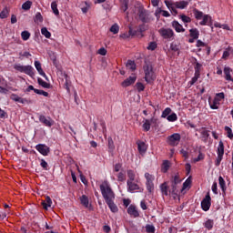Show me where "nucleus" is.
Returning a JSON list of instances; mask_svg holds the SVG:
<instances>
[{
	"label": "nucleus",
	"instance_id": "1",
	"mask_svg": "<svg viewBox=\"0 0 233 233\" xmlns=\"http://www.w3.org/2000/svg\"><path fill=\"white\" fill-rule=\"evenodd\" d=\"M100 190H101L102 196H103L104 199H106V203L109 207L111 212H117V207L114 203V199L116 197H114V191H112V188H110V185H108L107 181H104L100 185Z\"/></svg>",
	"mask_w": 233,
	"mask_h": 233
},
{
	"label": "nucleus",
	"instance_id": "2",
	"mask_svg": "<svg viewBox=\"0 0 233 233\" xmlns=\"http://www.w3.org/2000/svg\"><path fill=\"white\" fill-rule=\"evenodd\" d=\"M144 74H145V81L147 84L154 83L156 81V73L154 72V66L151 63H146L143 66Z\"/></svg>",
	"mask_w": 233,
	"mask_h": 233
},
{
	"label": "nucleus",
	"instance_id": "3",
	"mask_svg": "<svg viewBox=\"0 0 233 233\" xmlns=\"http://www.w3.org/2000/svg\"><path fill=\"white\" fill-rule=\"evenodd\" d=\"M14 68L15 70H17V72L25 74L30 77H34V76H35V70L32 66H22L21 64H16L15 65Z\"/></svg>",
	"mask_w": 233,
	"mask_h": 233
},
{
	"label": "nucleus",
	"instance_id": "4",
	"mask_svg": "<svg viewBox=\"0 0 233 233\" xmlns=\"http://www.w3.org/2000/svg\"><path fill=\"white\" fill-rule=\"evenodd\" d=\"M146 187L149 194H154V181L156 177L150 173H145Z\"/></svg>",
	"mask_w": 233,
	"mask_h": 233
},
{
	"label": "nucleus",
	"instance_id": "5",
	"mask_svg": "<svg viewBox=\"0 0 233 233\" xmlns=\"http://www.w3.org/2000/svg\"><path fill=\"white\" fill-rule=\"evenodd\" d=\"M148 11L145 9L143 6L137 7V16L139 21L142 23H150V17H149Z\"/></svg>",
	"mask_w": 233,
	"mask_h": 233
},
{
	"label": "nucleus",
	"instance_id": "6",
	"mask_svg": "<svg viewBox=\"0 0 233 233\" xmlns=\"http://www.w3.org/2000/svg\"><path fill=\"white\" fill-rule=\"evenodd\" d=\"M139 180H134V181H127V192H130L131 194H134L136 190H138L139 192H143V187H139Z\"/></svg>",
	"mask_w": 233,
	"mask_h": 233
},
{
	"label": "nucleus",
	"instance_id": "7",
	"mask_svg": "<svg viewBox=\"0 0 233 233\" xmlns=\"http://www.w3.org/2000/svg\"><path fill=\"white\" fill-rule=\"evenodd\" d=\"M181 141V135L179 133H175L167 137V142L170 147H177Z\"/></svg>",
	"mask_w": 233,
	"mask_h": 233
},
{
	"label": "nucleus",
	"instance_id": "8",
	"mask_svg": "<svg viewBox=\"0 0 233 233\" xmlns=\"http://www.w3.org/2000/svg\"><path fill=\"white\" fill-rule=\"evenodd\" d=\"M210 201H212V198H210V192H208L206 197L201 201L202 210H204L205 212H208V210H210V207L212 205Z\"/></svg>",
	"mask_w": 233,
	"mask_h": 233
},
{
	"label": "nucleus",
	"instance_id": "9",
	"mask_svg": "<svg viewBox=\"0 0 233 233\" xmlns=\"http://www.w3.org/2000/svg\"><path fill=\"white\" fill-rule=\"evenodd\" d=\"M158 32L164 39H174L175 34L171 28H160Z\"/></svg>",
	"mask_w": 233,
	"mask_h": 233
},
{
	"label": "nucleus",
	"instance_id": "10",
	"mask_svg": "<svg viewBox=\"0 0 233 233\" xmlns=\"http://www.w3.org/2000/svg\"><path fill=\"white\" fill-rule=\"evenodd\" d=\"M80 204L85 208H87L88 210L92 211L94 210V207L92 204H90V200H88V197L86 195H82L80 198Z\"/></svg>",
	"mask_w": 233,
	"mask_h": 233
},
{
	"label": "nucleus",
	"instance_id": "11",
	"mask_svg": "<svg viewBox=\"0 0 233 233\" xmlns=\"http://www.w3.org/2000/svg\"><path fill=\"white\" fill-rule=\"evenodd\" d=\"M35 150L42 156H48L50 154V148L45 144H37L35 146Z\"/></svg>",
	"mask_w": 233,
	"mask_h": 233
},
{
	"label": "nucleus",
	"instance_id": "12",
	"mask_svg": "<svg viewBox=\"0 0 233 233\" xmlns=\"http://www.w3.org/2000/svg\"><path fill=\"white\" fill-rule=\"evenodd\" d=\"M10 99H12V101H15V103H21V105H30V100H28L27 98L20 97L16 94H12Z\"/></svg>",
	"mask_w": 233,
	"mask_h": 233
},
{
	"label": "nucleus",
	"instance_id": "13",
	"mask_svg": "<svg viewBox=\"0 0 233 233\" xmlns=\"http://www.w3.org/2000/svg\"><path fill=\"white\" fill-rule=\"evenodd\" d=\"M38 119L40 123H43V125H45V127H50L54 126V120L50 116L46 118V116H45L44 115H40L38 116Z\"/></svg>",
	"mask_w": 233,
	"mask_h": 233
},
{
	"label": "nucleus",
	"instance_id": "14",
	"mask_svg": "<svg viewBox=\"0 0 233 233\" xmlns=\"http://www.w3.org/2000/svg\"><path fill=\"white\" fill-rule=\"evenodd\" d=\"M181 183V178H179V174H177L173 177V179L171 180V187H172V194L176 192L177 185Z\"/></svg>",
	"mask_w": 233,
	"mask_h": 233
},
{
	"label": "nucleus",
	"instance_id": "15",
	"mask_svg": "<svg viewBox=\"0 0 233 233\" xmlns=\"http://www.w3.org/2000/svg\"><path fill=\"white\" fill-rule=\"evenodd\" d=\"M31 90H33L35 94H37L38 96H44V97H48V92L41 89H36L34 87V86H28V87L26 88V92H30Z\"/></svg>",
	"mask_w": 233,
	"mask_h": 233
},
{
	"label": "nucleus",
	"instance_id": "16",
	"mask_svg": "<svg viewBox=\"0 0 233 233\" xmlns=\"http://www.w3.org/2000/svg\"><path fill=\"white\" fill-rule=\"evenodd\" d=\"M35 68L37 70L39 76H42V77H45V79L48 80V76H46V73H45V71L43 70V67L41 66V62L35 60Z\"/></svg>",
	"mask_w": 233,
	"mask_h": 233
},
{
	"label": "nucleus",
	"instance_id": "17",
	"mask_svg": "<svg viewBox=\"0 0 233 233\" xmlns=\"http://www.w3.org/2000/svg\"><path fill=\"white\" fill-rule=\"evenodd\" d=\"M137 150L139 154H145L147 152L148 148V146L147 145V143L141 140H137Z\"/></svg>",
	"mask_w": 233,
	"mask_h": 233
},
{
	"label": "nucleus",
	"instance_id": "18",
	"mask_svg": "<svg viewBox=\"0 0 233 233\" xmlns=\"http://www.w3.org/2000/svg\"><path fill=\"white\" fill-rule=\"evenodd\" d=\"M127 214H129L131 218H139V211H137V208L134 205L128 207Z\"/></svg>",
	"mask_w": 233,
	"mask_h": 233
},
{
	"label": "nucleus",
	"instance_id": "19",
	"mask_svg": "<svg viewBox=\"0 0 233 233\" xmlns=\"http://www.w3.org/2000/svg\"><path fill=\"white\" fill-rule=\"evenodd\" d=\"M156 118L152 117L151 119H146L142 125L144 132H148L150 130V125L156 123Z\"/></svg>",
	"mask_w": 233,
	"mask_h": 233
},
{
	"label": "nucleus",
	"instance_id": "20",
	"mask_svg": "<svg viewBox=\"0 0 233 233\" xmlns=\"http://www.w3.org/2000/svg\"><path fill=\"white\" fill-rule=\"evenodd\" d=\"M160 190L162 192V196H168V194L172 193V187L171 189H168V183L167 182L160 185Z\"/></svg>",
	"mask_w": 233,
	"mask_h": 233
},
{
	"label": "nucleus",
	"instance_id": "21",
	"mask_svg": "<svg viewBox=\"0 0 233 233\" xmlns=\"http://www.w3.org/2000/svg\"><path fill=\"white\" fill-rule=\"evenodd\" d=\"M137 79V77H136V76H129L128 78L123 81L122 86H125V87L130 86V85H134L136 83Z\"/></svg>",
	"mask_w": 233,
	"mask_h": 233
},
{
	"label": "nucleus",
	"instance_id": "22",
	"mask_svg": "<svg viewBox=\"0 0 233 233\" xmlns=\"http://www.w3.org/2000/svg\"><path fill=\"white\" fill-rule=\"evenodd\" d=\"M120 3V7L119 10L120 12H127L128 10V4L130 3V0H119Z\"/></svg>",
	"mask_w": 233,
	"mask_h": 233
},
{
	"label": "nucleus",
	"instance_id": "23",
	"mask_svg": "<svg viewBox=\"0 0 233 233\" xmlns=\"http://www.w3.org/2000/svg\"><path fill=\"white\" fill-rule=\"evenodd\" d=\"M172 26L173 28H175L177 34H179L180 32H185V28L183 27V25L179 24V22H177V20L172 22Z\"/></svg>",
	"mask_w": 233,
	"mask_h": 233
},
{
	"label": "nucleus",
	"instance_id": "24",
	"mask_svg": "<svg viewBox=\"0 0 233 233\" xmlns=\"http://www.w3.org/2000/svg\"><path fill=\"white\" fill-rule=\"evenodd\" d=\"M232 72V69L229 66L224 67V75L226 81H233L232 76L230 73Z\"/></svg>",
	"mask_w": 233,
	"mask_h": 233
},
{
	"label": "nucleus",
	"instance_id": "25",
	"mask_svg": "<svg viewBox=\"0 0 233 233\" xmlns=\"http://www.w3.org/2000/svg\"><path fill=\"white\" fill-rule=\"evenodd\" d=\"M42 206L45 210H48V208L52 207V198L49 196L46 197V199L42 201Z\"/></svg>",
	"mask_w": 233,
	"mask_h": 233
},
{
	"label": "nucleus",
	"instance_id": "26",
	"mask_svg": "<svg viewBox=\"0 0 233 233\" xmlns=\"http://www.w3.org/2000/svg\"><path fill=\"white\" fill-rule=\"evenodd\" d=\"M169 169H170V161L164 160L161 166V172H163V174H167V172H168Z\"/></svg>",
	"mask_w": 233,
	"mask_h": 233
},
{
	"label": "nucleus",
	"instance_id": "27",
	"mask_svg": "<svg viewBox=\"0 0 233 233\" xmlns=\"http://www.w3.org/2000/svg\"><path fill=\"white\" fill-rule=\"evenodd\" d=\"M174 6L176 8H179L180 10H185V8H187V6H188V2H187V1L176 2V3H174Z\"/></svg>",
	"mask_w": 233,
	"mask_h": 233
},
{
	"label": "nucleus",
	"instance_id": "28",
	"mask_svg": "<svg viewBox=\"0 0 233 233\" xmlns=\"http://www.w3.org/2000/svg\"><path fill=\"white\" fill-rule=\"evenodd\" d=\"M201 130L202 131H200V134L202 136L203 141L207 143V141H208V138L210 137V134L208 133L210 131L205 129V127H201Z\"/></svg>",
	"mask_w": 233,
	"mask_h": 233
},
{
	"label": "nucleus",
	"instance_id": "29",
	"mask_svg": "<svg viewBox=\"0 0 233 233\" xmlns=\"http://www.w3.org/2000/svg\"><path fill=\"white\" fill-rule=\"evenodd\" d=\"M217 154L218 156H225V145L221 140L218 142Z\"/></svg>",
	"mask_w": 233,
	"mask_h": 233
},
{
	"label": "nucleus",
	"instance_id": "30",
	"mask_svg": "<svg viewBox=\"0 0 233 233\" xmlns=\"http://www.w3.org/2000/svg\"><path fill=\"white\" fill-rule=\"evenodd\" d=\"M202 19L203 20L201 22H199V25L201 26H205L206 25H208L210 23V21H212V17H210V15H204Z\"/></svg>",
	"mask_w": 233,
	"mask_h": 233
},
{
	"label": "nucleus",
	"instance_id": "31",
	"mask_svg": "<svg viewBox=\"0 0 233 233\" xmlns=\"http://www.w3.org/2000/svg\"><path fill=\"white\" fill-rule=\"evenodd\" d=\"M189 35L193 39H199V30L198 28L189 29Z\"/></svg>",
	"mask_w": 233,
	"mask_h": 233
},
{
	"label": "nucleus",
	"instance_id": "32",
	"mask_svg": "<svg viewBox=\"0 0 233 233\" xmlns=\"http://www.w3.org/2000/svg\"><path fill=\"white\" fill-rule=\"evenodd\" d=\"M127 181H136V172L132 169L127 170Z\"/></svg>",
	"mask_w": 233,
	"mask_h": 233
},
{
	"label": "nucleus",
	"instance_id": "33",
	"mask_svg": "<svg viewBox=\"0 0 233 233\" xmlns=\"http://www.w3.org/2000/svg\"><path fill=\"white\" fill-rule=\"evenodd\" d=\"M65 79H66V82L64 84V88L66 89L67 94H70L71 82H70V80H68V75H65Z\"/></svg>",
	"mask_w": 233,
	"mask_h": 233
},
{
	"label": "nucleus",
	"instance_id": "34",
	"mask_svg": "<svg viewBox=\"0 0 233 233\" xmlns=\"http://www.w3.org/2000/svg\"><path fill=\"white\" fill-rule=\"evenodd\" d=\"M41 34L42 35H45L46 39H50V37H52V33H50L46 27L41 28Z\"/></svg>",
	"mask_w": 233,
	"mask_h": 233
},
{
	"label": "nucleus",
	"instance_id": "35",
	"mask_svg": "<svg viewBox=\"0 0 233 233\" xmlns=\"http://www.w3.org/2000/svg\"><path fill=\"white\" fill-rule=\"evenodd\" d=\"M230 54H232V47L228 46L222 55V59H228L230 57Z\"/></svg>",
	"mask_w": 233,
	"mask_h": 233
},
{
	"label": "nucleus",
	"instance_id": "36",
	"mask_svg": "<svg viewBox=\"0 0 233 233\" xmlns=\"http://www.w3.org/2000/svg\"><path fill=\"white\" fill-rule=\"evenodd\" d=\"M9 14L10 11L8 10V7H5L0 13V19H6Z\"/></svg>",
	"mask_w": 233,
	"mask_h": 233
},
{
	"label": "nucleus",
	"instance_id": "37",
	"mask_svg": "<svg viewBox=\"0 0 233 233\" xmlns=\"http://www.w3.org/2000/svg\"><path fill=\"white\" fill-rule=\"evenodd\" d=\"M205 228H208V230H212L214 228V220L213 219H208L205 224Z\"/></svg>",
	"mask_w": 233,
	"mask_h": 233
},
{
	"label": "nucleus",
	"instance_id": "38",
	"mask_svg": "<svg viewBox=\"0 0 233 233\" xmlns=\"http://www.w3.org/2000/svg\"><path fill=\"white\" fill-rule=\"evenodd\" d=\"M136 34H137V29H134L132 28V26H129V33L128 35H121V37H134V35H136Z\"/></svg>",
	"mask_w": 233,
	"mask_h": 233
},
{
	"label": "nucleus",
	"instance_id": "39",
	"mask_svg": "<svg viewBox=\"0 0 233 233\" xmlns=\"http://www.w3.org/2000/svg\"><path fill=\"white\" fill-rule=\"evenodd\" d=\"M37 82L40 86H43V88H50V84L46 83L43 78L38 77Z\"/></svg>",
	"mask_w": 233,
	"mask_h": 233
},
{
	"label": "nucleus",
	"instance_id": "40",
	"mask_svg": "<svg viewBox=\"0 0 233 233\" xmlns=\"http://www.w3.org/2000/svg\"><path fill=\"white\" fill-rule=\"evenodd\" d=\"M193 14H194V16L198 19V20H200L202 17L205 16V15H203V12L198 10V9H194L193 10Z\"/></svg>",
	"mask_w": 233,
	"mask_h": 233
},
{
	"label": "nucleus",
	"instance_id": "41",
	"mask_svg": "<svg viewBox=\"0 0 233 233\" xmlns=\"http://www.w3.org/2000/svg\"><path fill=\"white\" fill-rule=\"evenodd\" d=\"M51 8L55 15H59V9H57V2H52Z\"/></svg>",
	"mask_w": 233,
	"mask_h": 233
},
{
	"label": "nucleus",
	"instance_id": "42",
	"mask_svg": "<svg viewBox=\"0 0 233 233\" xmlns=\"http://www.w3.org/2000/svg\"><path fill=\"white\" fill-rule=\"evenodd\" d=\"M224 130L227 132V137L229 139H233V133H232V128H230L228 126H226L224 127Z\"/></svg>",
	"mask_w": 233,
	"mask_h": 233
},
{
	"label": "nucleus",
	"instance_id": "43",
	"mask_svg": "<svg viewBox=\"0 0 233 233\" xmlns=\"http://www.w3.org/2000/svg\"><path fill=\"white\" fill-rule=\"evenodd\" d=\"M21 37H22L23 41H28L30 39V32L23 31L21 33Z\"/></svg>",
	"mask_w": 233,
	"mask_h": 233
},
{
	"label": "nucleus",
	"instance_id": "44",
	"mask_svg": "<svg viewBox=\"0 0 233 233\" xmlns=\"http://www.w3.org/2000/svg\"><path fill=\"white\" fill-rule=\"evenodd\" d=\"M201 66H203V65H201L199 62H197L195 65V74L201 76Z\"/></svg>",
	"mask_w": 233,
	"mask_h": 233
},
{
	"label": "nucleus",
	"instance_id": "45",
	"mask_svg": "<svg viewBox=\"0 0 233 233\" xmlns=\"http://www.w3.org/2000/svg\"><path fill=\"white\" fill-rule=\"evenodd\" d=\"M167 119L170 123H174V121H177V115L176 113H172L167 117Z\"/></svg>",
	"mask_w": 233,
	"mask_h": 233
},
{
	"label": "nucleus",
	"instance_id": "46",
	"mask_svg": "<svg viewBox=\"0 0 233 233\" xmlns=\"http://www.w3.org/2000/svg\"><path fill=\"white\" fill-rule=\"evenodd\" d=\"M172 112V109L170 107H167L161 115V117L165 118V117H168L170 116V113Z\"/></svg>",
	"mask_w": 233,
	"mask_h": 233
},
{
	"label": "nucleus",
	"instance_id": "47",
	"mask_svg": "<svg viewBox=\"0 0 233 233\" xmlns=\"http://www.w3.org/2000/svg\"><path fill=\"white\" fill-rule=\"evenodd\" d=\"M146 231L147 233H156V227H154V225L147 224L146 226Z\"/></svg>",
	"mask_w": 233,
	"mask_h": 233
},
{
	"label": "nucleus",
	"instance_id": "48",
	"mask_svg": "<svg viewBox=\"0 0 233 233\" xmlns=\"http://www.w3.org/2000/svg\"><path fill=\"white\" fill-rule=\"evenodd\" d=\"M34 21H35V23H43V15H41L39 12H37L35 14Z\"/></svg>",
	"mask_w": 233,
	"mask_h": 233
},
{
	"label": "nucleus",
	"instance_id": "49",
	"mask_svg": "<svg viewBox=\"0 0 233 233\" xmlns=\"http://www.w3.org/2000/svg\"><path fill=\"white\" fill-rule=\"evenodd\" d=\"M118 181H125L127 179V174L125 171H120L117 176Z\"/></svg>",
	"mask_w": 233,
	"mask_h": 233
},
{
	"label": "nucleus",
	"instance_id": "50",
	"mask_svg": "<svg viewBox=\"0 0 233 233\" xmlns=\"http://www.w3.org/2000/svg\"><path fill=\"white\" fill-rule=\"evenodd\" d=\"M22 8L23 10H30V8H32V2L26 1L22 5Z\"/></svg>",
	"mask_w": 233,
	"mask_h": 233
},
{
	"label": "nucleus",
	"instance_id": "51",
	"mask_svg": "<svg viewBox=\"0 0 233 233\" xmlns=\"http://www.w3.org/2000/svg\"><path fill=\"white\" fill-rule=\"evenodd\" d=\"M218 106H219V102H218L217 99H214V100H213V103L210 104V108H211L212 110H218V108H219Z\"/></svg>",
	"mask_w": 233,
	"mask_h": 233
},
{
	"label": "nucleus",
	"instance_id": "52",
	"mask_svg": "<svg viewBox=\"0 0 233 233\" xmlns=\"http://www.w3.org/2000/svg\"><path fill=\"white\" fill-rule=\"evenodd\" d=\"M218 185L220 188H223L224 187H227V182H225V178L223 177H218Z\"/></svg>",
	"mask_w": 233,
	"mask_h": 233
},
{
	"label": "nucleus",
	"instance_id": "53",
	"mask_svg": "<svg viewBox=\"0 0 233 233\" xmlns=\"http://www.w3.org/2000/svg\"><path fill=\"white\" fill-rule=\"evenodd\" d=\"M201 75H198L195 73L194 77H192L191 81H189V85H196V83L198 82V80L199 79Z\"/></svg>",
	"mask_w": 233,
	"mask_h": 233
},
{
	"label": "nucleus",
	"instance_id": "54",
	"mask_svg": "<svg viewBox=\"0 0 233 233\" xmlns=\"http://www.w3.org/2000/svg\"><path fill=\"white\" fill-rule=\"evenodd\" d=\"M156 48H157V43L150 42L148 46H147V50L154 51V50H156Z\"/></svg>",
	"mask_w": 233,
	"mask_h": 233
},
{
	"label": "nucleus",
	"instance_id": "55",
	"mask_svg": "<svg viewBox=\"0 0 233 233\" xmlns=\"http://www.w3.org/2000/svg\"><path fill=\"white\" fill-rule=\"evenodd\" d=\"M180 19L183 21V23H190L192 21L190 16H187L186 15H181Z\"/></svg>",
	"mask_w": 233,
	"mask_h": 233
},
{
	"label": "nucleus",
	"instance_id": "56",
	"mask_svg": "<svg viewBox=\"0 0 233 233\" xmlns=\"http://www.w3.org/2000/svg\"><path fill=\"white\" fill-rule=\"evenodd\" d=\"M170 50H172V52H179V46L176 43H171Z\"/></svg>",
	"mask_w": 233,
	"mask_h": 233
},
{
	"label": "nucleus",
	"instance_id": "57",
	"mask_svg": "<svg viewBox=\"0 0 233 233\" xmlns=\"http://www.w3.org/2000/svg\"><path fill=\"white\" fill-rule=\"evenodd\" d=\"M108 148L109 152H114V148H116V147H114V140H112V138H108Z\"/></svg>",
	"mask_w": 233,
	"mask_h": 233
},
{
	"label": "nucleus",
	"instance_id": "58",
	"mask_svg": "<svg viewBox=\"0 0 233 233\" xmlns=\"http://www.w3.org/2000/svg\"><path fill=\"white\" fill-rule=\"evenodd\" d=\"M40 166L42 167V168H44V170H48V163L46 159L40 160Z\"/></svg>",
	"mask_w": 233,
	"mask_h": 233
},
{
	"label": "nucleus",
	"instance_id": "59",
	"mask_svg": "<svg viewBox=\"0 0 233 233\" xmlns=\"http://www.w3.org/2000/svg\"><path fill=\"white\" fill-rule=\"evenodd\" d=\"M137 32H140V34H143V32H147V25L142 24L137 28Z\"/></svg>",
	"mask_w": 233,
	"mask_h": 233
},
{
	"label": "nucleus",
	"instance_id": "60",
	"mask_svg": "<svg viewBox=\"0 0 233 233\" xmlns=\"http://www.w3.org/2000/svg\"><path fill=\"white\" fill-rule=\"evenodd\" d=\"M221 161H223V155H218V157L215 161L216 167H219L221 165Z\"/></svg>",
	"mask_w": 233,
	"mask_h": 233
},
{
	"label": "nucleus",
	"instance_id": "61",
	"mask_svg": "<svg viewBox=\"0 0 233 233\" xmlns=\"http://www.w3.org/2000/svg\"><path fill=\"white\" fill-rule=\"evenodd\" d=\"M137 89L138 92H143L145 90V85H143V83H137L136 84Z\"/></svg>",
	"mask_w": 233,
	"mask_h": 233
},
{
	"label": "nucleus",
	"instance_id": "62",
	"mask_svg": "<svg viewBox=\"0 0 233 233\" xmlns=\"http://www.w3.org/2000/svg\"><path fill=\"white\" fill-rule=\"evenodd\" d=\"M127 66H129L130 70L134 72L136 70V63L134 61H128Z\"/></svg>",
	"mask_w": 233,
	"mask_h": 233
},
{
	"label": "nucleus",
	"instance_id": "63",
	"mask_svg": "<svg viewBox=\"0 0 233 233\" xmlns=\"http://www.w3.org/2000/svg\"><path fill=\"white\" fill-rule=\"evenodd\" d=\"M130 203H132V200H130V198H123V205L126 208L130 206Z\"/></svg>",
	"mask_w": 233,
	"mask_h": 233
},
{
	"label": "nucleus",
	"instance_id": "64",
	"mask_svg": "<svg viewBox=\"0 0 233 233\" xmlns=\"http://www.w3.org/2000/svg\"><path fill=\"white\" fill-rule=\"evenodd\" d=\"M211 190L213 193H215L216 195H218V182H213V185L211 187Z\"/></svg>",
	"mask_w": 233,
	"mask_h": 233
}]
</instances>
